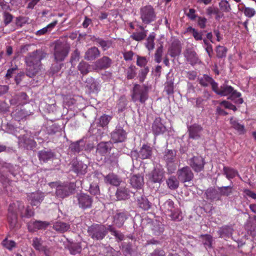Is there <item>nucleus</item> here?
I'll return each mask as SVG.
<instances>
[{
    "label": "nucleus",
    "instance_id": "nucleus-1",
    "mask_svg": "<svg viewBox=\"0 0 256 256\" xmlns=\"http://www.w3.org/2000/svg\"><path fill=\"white\" fill-rule=\"evenodd\" d=\"M14 208H16L22 218H30L34 215V212L29 206L25 208L22 203L17 202L10 204L8 208V221L11 227H14L17 222V214Z\"/></svg>",
    "mask_w": 256,
    "mask_h": 256
},
{
    "label": "nucleus",
    "instance_id": "nucleus-2",
    "mask_svg": "<svg viewBox=\"0 0 256 256\" xmlns=\"http://www.w3.org/2000/svg\"><path fill=\"white\" fill-rule=\"evenodd\" d=\"M26 74L30 77L34 76L40 69V58L37 52L30 54L26 58Z\"/></svg>",
    "mask_w": 256,
    "mask_h": 256
},
{
    "label": "nucleus",
    "instance_id": "nucleus-3",
    "mask_svg": "<svg viewBox=\"0 0 256 256\" xmlns=\"http://www.w3.org/2000/svg\"><path fill=\"white\" fill-rule=\"evenodd\" d=\"M140 18L144 24H149L156 19V12L150 5L142 6L140 10Z\"/></svg>",
    "mask_w": 256,
    "mask_h": 256
},
{
    "label": "nucleus",
    "instance_id": "nucleus-4",
    "mask_svg": "<svg viewBox=\"0 0 256 256\" xmlns=\"http://www.w3.org/2000/svg\"><path fill=\"white\" fill-rule=\"evenodd\" d=\"M108 230V227L104 225L94 224L88 228V232L92 239L101 240L105 237Z\"/></svg>",
    "mask_w": 256,
    "mask_h": 256
},
{
    "label": "nucleus",
    "instance_id": "nucleus-5",
    "mask_svg": "<svg viewBox=\"0 0 256 256\" xmlns=\"http://www.w3.org/2000/svg\"><path fill=\"white\" fill-rule=\"evenodd\" d=\"M176 152L174 150H166L164 152V159L165 160L168 170L170 173H173L176 168Z\"/></svg>",
    "mask_w": 256,
    "mask_h": 256
},
{
    "label": "nucleus",
    "instance_id": "nucleus-6",
    "mask_svg": "<svg viewBox=\"0 0 256 256\" xmlns=\"http://www.w3.org/2000/svg\"><path fill=\"white\" fill-rule=\"evenodd\" d=\"M132 98L134 102L140 101L142 103H144L148 98L146 88L136 84L133 88Z\"/></svg>",
    "mask_w": 256,
    "mask_h": 256
},
{
    "label": "nucleus",
    "instance_id": "nucleus-7",
    "mask_svg": "<svg viewBox=\"0 0 256 256\" xmlns=\"http://www.w3.org/2000/svg\"><path fill=\"white\" fill-rule=\"evenodd\" d=\"M162 210L172 219H178V210L175 208L174 202L170 200H167L162 206Z\"/></svg>",
    "mask_w": 256,
    "mask_h": 256
},
{
    "label": "nucleus",
    "instance_id": "nucleus-8",
    "mask_svg": "<svg viewBox=\"0 0 256 256\" xmlns=\"http://www.w3.org/2000/svg\"><path fill=\"white\" fill-rule=\"evenodd\" d=\"M69 170L78 174H84L87 172L88 166L82 161H78L76 158L73 159L68 166Z\"/></svg>",
    "mask_w": 256,
    "mask_h": 256
},
{
    "label": "nucleus",
    "instance_id": "nucleus-9",
    "mask_svg": "<svg viewBox=\"0 0 256 256\" xmlns=\"http://www.w3.org/2000/svg\"><path fill=\"white\" fill-rule=\"evenodd\" d=\"M178 180L182 182L190 181L194 178V174L188 166L180 168L177 172Z\"/></svg>",
    "mask_w": 256,
    "mask_h": 256
},
{
    "label": "nucleus",
    "instance_id": "nucleus-10",
    "mask_svg": "<svg viewBox=\"0 0 256 256\" xmlns=\"http://www.w3.org/2000/svg\"><path fill=\"white\" fill-rule=\"evenodd\" d=\"M126 135L127 134L123 128L117 126L111 134V138L114 142H121L125 140Z\"/></svg>",
    "mask_w": 256,
    "mask_h": 256
},
{
    "label": "nucleus",
    "instance_id": "nucleus-11",
    "mask_svg": "<svg viewBox=\"0 0 256 256\" xmlns=\"http://www.w3.org/2000/svg\"><path fill=\"white\" fill-rule=\"evenodd\" d=\"M189 164L196 172H200L203 170L205 162L202 156H194L190 159Z\"/></svg>",
    "mask_w": 256,
    "mask_h": 256
},
{
    "label": "nucleus",
    "instance_id": "nucleus-12",
    "mask_svg": "<svg viewBox=\"0 0 256 256\" xmlns=\"http://www.w3.org/2000/svg\"><path fill=\"white\" fill-rule=\"evenodd\" d=\"M77 198L79 206L83 209L90 208L92 202V198L88 195L85 194H78Z\"/></svg>",
    "mask_w": 256,
    "mask_h": 256
},
{
    "label": "nucleus",
    "instance_id": "nucleus-13",
    "mask_svg": "<svg viewBox=\"0 0 256 256\" xmlns=\"http://www.w3.org/2000/svg\"><path fill=\"white\" fill-rule=\"evenodd\" d=\"M218 94L222 96H226L230 94L232 98H239L241 94L240 92L234 90L231 86L222 85L220 87V92Z\"/></svg>",
    "mask_w": 256,
    "mask_h": 256
},
{
    "label": "nucleus",
    "instance_id": "nucleus-14",
    "mask_svg": "<svg viewBox=\"0 0 256 256\" xmlns=\"http://www.w3.org/2000/svg\"><path fill=\"white\" fill-rule=\"evenodd\" d=\"M202 128L198 124H194L188 128L189 138L194 140L200 138Z\"/></svg>",
    "mask_w": 256,
    "mask_h": 256
},
{
    "label": "nucleus",
    "instance_id": "nucleus-15",
    "mask_svg": "<svg viewBox=\"0 0 256 256\" xmlns=\"http://www.w3.org/2000/svg\"><path fill=\"white\" fill-rule=\"evenodd\" d=\"M64 44L60 41H58L55 43L54 46V58L57 62H60L64 58Z\"/></svg>",
    "mask_w": 256,
    "mask_h": 256
},
{
    "label": "nucleus",
    "instance_id": "nucleus-16",
    "mask_svg": "<svg viewBox=\"0 0 256 256\" xmlns=\"http://www.w3.org/2000/svg\"><path fill=\"white\" fill-rule=\"evenodd\" d=\"M111 64L112 60L108 57L103 56L96 62L93 68L95 70L106 69L110 67Z\"/></svg>",
    "mask_w": 256,
    "mask_h": 256
},
{
    "label": "nucleus",
    "instance_id": "nucleus-17",
    "mask_svg": "<svg viewBox=\"0 0 256 256\" xmlns=\"http://www.w3.org/2000/svg\"><path fill=\"white\" fill-rule=\"evenodd\" d=\"M130 184L135 188H142L144 184V176L140 174L133 175L130 178Z\"/></svg>",
    "mask_w": 256,
    "mask_h": 256
},
{
    "label": "nucleus",
    "instance_id": "nucleus-18",
    "mask_svg": "<svg viewBox=\"0 0 256 256\" xmlns=\"http://www.w3.org/2000/svg\"><path fill=\"white\" fill-rule=\"evenodd\" d=\"M164 172L162 170L154 168L149 174V180L153 182L160 183L164 177Z\"/></svg>",
    "mask_w": 256,
    "mask_h": 256
},
{
    "label": "nucleus",
    "instance_id": "nucleus-19",
    "mask_svg": "<svg viewBox=\"0 0 256 256\" xmlns=\"http://www.w3.org/2000/svg\"><path fill=\"white\" fill-rule=\"evenodd\" d=\"M44 197V194L40 192H36L30 194L28 196V200L30 201L33 206H38Z\"/></svg>",
    "mask_w": 256,
    "mask_h": 256
},
{
    "label": "nucleus",
    "instance_id": "nucleus-20",
    "mask_svg": "<svg viewBox=\"0 0 256 256\" xmlns=\"http://www.w3.org/2000/svg\"><path fill=\"white\" fill-rule=\"evenodd\" d=\"M152 129L154 134L156 135L162 134L166 130V128L162 123L161 119L160 118H156L155 119Z\"/></svg>",
    "mask_w": 256,
    "mask_h": 256
},
{
    "label": "nucleus",
    "instance_id": "nucleus-21",
    "mask_svg": "<svg viewBox=\"0 0 256 256\" xmlns=\"http://www.w3.org/2000/svg\"><path fill=\"white\" fill-rule=\"evenodd\" d=\"M100 56V52L95 46L88 48L85 52L84 58L88 60H93Z\"/></svg>",
    "mask_w": 256,
    "mask_h": 256
},
{
    "label": "nucleus",
    "instance_id": "nucleus-22",
    "mask_svg": "<svg viewBox=\"0 0 256 256\" xmlns=\"http://www.w3.org/2000/svg\"><path fill=\"white\" fill-rule=\"evenodd\" d=\"M181 52V46L180 42L174 40L172 44L168 50V53L172 57H175L180 54Z\"/></svg>",
    "mask_w": 256,
    "mask_h": 256
},
{
    "label": "nucleus",
    "instance_id": "nucleus-23",
    "mask_svg": "<svg viewBox=\"0 0 256 256\" xmlns=\"http://www.w3.org/2000/svg\"><path fill=\"white\" fill-rule=\"evenodd\" d=\"M138 154V157L142 160L150 158L152 155V148L148 145L144 144Z\"/></svg>",
    "mask_w": 256,
    "mask_h": 256
},
{
    "label": "nucleus",
    "instance_id": "nucleus-24",
    "mask_svg": "<svg viewBox=\"0 0 256 256\" xmlns=\"http://www.w3.org/2000/svg\"><path fill=\"white\" fill-rule=\"evenodd\" d=\"M85 142L83 140H80L75 142L72 143L69 147L70 151L74 154L80 152L84 148Z\"/></svg>",
    "mask_w": 256,
    "mask_h": 256
},
{
    "label": "nucleus",
    "instance_id": "nucleus-25",
    "mask_svg": "<svg viewBox=\"0 0 256 256\" xmlns=\"http://www.w3.org/2000/svg\"><path fill=\"white\" fill-rule=\"evenodd\" d=\"M48 223L46 222L34 221L30 222L28 224V228L30 231L36 230L46 228Z\"/></svg>",
    "mask_w": 256,
    "mask_h": 256
},
{
    "label": "nucleus",
    "instance_id": "nucleus-26",
    "mask_svg": "<svg viewBox=\"0 0 256 256\" xmlns=\"http://www.w3.org/2000/svg\"><path fill=\"white\" fill-rule=\"evenodd\" d=\"M32 246L37 250L44 252L45 255L48 254L47 248L42 245L41 238H34L32 240Z\"/></svg>",
    "mask_w": 256,
    "mask_h": 256
},
{
    "label": "nucleus",
    "instance_id": "nucleus-27",
    "mask_svg": "<svg viewBox=\"0 0 256 256\" xmlns=\"http://www.w3.org/2000/svg\"><path fill=\"white\" fill-rule=\"evenodd\" d=\"M140 31H136L131 35V38L136 41H141L145 38L148 30L144 29L142 26H139Z\"/></svg>",
    "mask_w": 256,
    "mask_h": 256
},
{
    "label": "nucleus",
    "instance_id": "nucleus-28",
    "mask_svg": "<svg viewBox=\"0 0 256 256\" xmlns=\"http://www.w3.org/2000/svg\"><path fill=\"white\" fill-rule=\"evenodd\" d=\"M185 57L188 62L192 65L197 64L199 62L198 56L196 52L191 50H188L185 53Z\"/></svg>",
    "mask_w": 256,
    "mask_h": 256
},
{
    "label": "nucleus",
    "instance_id": "nucleus-29",
    "mask_svg": "<svg viewBox=\"0 0 256 256\" xmlns=\"http://www.w3.org/2000/svg\"><path fill=\"white\" fill-rule=\"evenodd\" d=\"M54 156V154L51 150L46 151L43 150L38 152L40 160L44 162H47L52 159Z\"/></svg>",
    "mask_w": 256,
    "mask_h": 256
},
{
    "label": "nucleus",
    "instance_id": "nucleus-30",
    "mask_svg": "<svg viewBox=\"0 0 256 256\" xmlns=\"http://www.w3.org/2000/svg\"><path fill=\"white\" fill-rule=\"evenodd\" d=\"M168 187L171 190H176L179 186V181L174 176H170L166 180Z\"/></svg>",
    "mask_w": 256,
    "mask_h": 256
},
{
    "label": "nucleus",
    "instance_id": "nucleus-31",
    "mask_svg": "<svg viewBox=\"0 0 256 256\" xmlns=\"http://www.w3.org/2000/svg\"><path fill=\"white\" fill-rule=\"evenodd\" d=\"M126 219V214L123 213L116 214L114 218V224L118 228L121 227Z\"/></svg>",
    "mask_w": 256,
    "mask_h": 256
},
{
    "label": "nucleus",
    "instance_id": "nucleus-32",
    "mask_svg": "<svg viewBox=\"0 0 256 256\" xmlns=\"http://www.w3.org/2000/svg\"><path fill=\"white\" fill-rule=\"evenodd\" d=\"M96 42L102 47L104 50H106L111 47H113V42L110 40H104L102 38H96Z\"/></svg>",
    "mask_w": 256,
    "mask_h": 256
},
{
    "label": "nucleus",
    "instance_id": "nucleus-33",
    "mask_svg": "<svg viewBox=\"0 0 256 256\" xmlns=\"http://www.w3.org/2000/svg\"><path fill=\"white\" fill-rule=\"evenodd\" d=\"M233 230L230 226H224L221 228L218 232L221 238L230 237L232 235Z\"/></svg>",
    "mask_w": 256,
    "mask_h": 256
},
{
    "label": "nucleus",
    "instance_id": "nucleus-34",
    "mask_svg": "<svg viewBox=\"0 0 256 256\" xmlns=\"http://www.w3.org/2000/svg\"><path fill=\"white\" fill-rule=\"evenodd\" d=\"M116 196L118 200H125L128 197V190L126 188L120 187L116 191Z\"/></svg>",
    "mask_w": 256,
    "mask_h": 256
},
{
    "label": "nucleus",
    "instance_id": "nucleus-35",
    "mask_svg": "<svg viewBox=\"0 0 256 256\" xmlns=\"http://www.w3.org/2000/svg\"><path fill=\"white\" fill-rule=\"evenodd\" d=\"M106 182L118 186L120 184V181L118 176L114 174H109L104 178Z\"/></svg>",
    "mask_w": 256,
    "mask_h": 256
},
{
    "label": "nucleus",
    "instance_id": "nucleus-36",
    "mask_svg": "<svg viewBox=\"0 0 256 256\" xmlns=\"http://www.w3.org/2000/svg\"><path fill=\"white\" fill-rule=\"evenodd\" d=\"M152 230L154 234L156 236L160 235L164 230V226L162 223L157 221L153 222Z\"/></svg>",
    "mask_w": 256,
    "mask_h": 256
},
{
    "label": "nucleus",
    "instance_id": "nucleus-37",
    "mask_svg": "<svg viewBox=\"0 0 256 256\" xmlns=\"http://www.w3.org/2000/svg\"><path fill=\"white\" fill-rule=\"evenodd\" d=\"M110 148V144L108 142H101L97 146V152L101 154H106Z\"/></svg>",
    "mask_w": 256,
    "mask_h": 256
},
{
    "label": "nucleus",
    "instance_id": "nucleus-38",
    "mask_svg": "<svg viewBox=\"0 0 256 256\" xmlns=\"http://www.w3.org/2000/svg\"><path fill=\"white\" fill-rule=\"evenodd\" d=\"M86 86L92 92H96L99 90L98 84L92 78H88L86 81Z\"/></svg>",
    "mask_w": 256,
    "mask_h": 256
},
{
    "label": "nucleus",
    "instance_id": "nucleus-39",
    "mask_svg": "<svg viewBox=\"0 0 256 256\" xmlns=\"http://www.w3.org/2000/svg\"><path fill=\"white\" fill-rule=\"evenodd\" d=\"M58 22L56 20H54L48 24L46 26L42 28V29L37 31L36 34L38 36H41L46 34L48 32H50L54 27L57 24Z\"/></svg>",
    "mask_w": 256,
    "mask_h": 256
},
{
    "label": "nucleus",
    "instance_id": "nucleus-40",
    "mask_svg": "<svg viewBox=\"0 0 256 256\" xmlns=\"http://www.w3.org/2000/svg\"><path fill=\"white\" fill-rule=\"evenodd\" d=\"M78 68L79 70L83 74H88L91 71L92 69L94 70L93 68H92V66L90 64L85 62H80Z\"/></svg>",
    "mask_w": 256,
    "mask_h": 256
},
{
    "label": "nucleus",
    "instance_id": "nucleus-41",
    "mask_svg": "<svg viewBox=\"0 0 256 256\" xmlns=\"http://www.w3.org/2000/svg\"><path fill=\"white\" fill-rule=\"evenodd\" d=\"M232 126L240 134H244L245 132L244 125L238 123L236 119L231 118L230 120Z\"/></svg>",
    "mask_w": 256,
    "mask_h": 256
},
{
    "label": "nucleus",
    "instance_id": "nucleus-42",
    "mask_svg": "<svg viewBox=\"0 0 256 256\" xmlns=\"http://www.w3.org/2000/svg\"><path fill=\"white\" fill-rule=\"evenodd\" d=\"M232 187L231 186H222L218 188V194L220 196H228L232 192Z\"/></svg>",
    "mask_w": 256,
    "mask_h": 256
},
{
    "label": "nucleus",
    "instance_id": "nucleus-43",
    "mask_svg": "<svg viewBox=\"0 0 256 256\" xmlns=\"http://www.w3.org/2000/svg\"><path fill=\"white\" fill-rule=\"evenodd\" d=\"M139 206L144 210H148L150 208V202L146 197L142 196L138 199Z\"/></svg>",
    "mask_w": 256,
    "mask_h": 256
},
{
    "label": "nucleus",
    "instance_id": "nucleus-44",
    "mask_svg": "<svg viewBox=\"0 0 256 256\" xmlns=\"http://www.w3.org/2000/svg\"><path fill=\"white\" fill-rule=\"evenodd\" d=\"M224 172L226 175V177L229 180L238 175V172L236 170L228 167H224Z\"/></svg>",
    "mask_w": 256,
    "mask_h": 256
},
{
    "label": "nucleus",
    "instance_id": "nucleus-45",
    "mask_svg": "<svg viewBox=\"0 0 256 256\" xmlns=\"http://www.w3.org/2000/svg\"><path fill=\"white\" fill-rule=\"evenodd\" d=\"M198 80L200 84L204 86H207L210 84L214 80L211 77L206 74H204L202 76L199 78Z\"/></svg>",
    "mask_w": 256,
    "mask_h": 256
},
{
    "label": "nucleus",
    "instance_id": "nucleus-46",
    "mask_svg": "<svg viewBox=\"0 0 256 256\" xmlns=\"http://www.w3.org/2000/svg\"><path fill=\"white\" fill-rule=\"evenodd\" d=\"M154 33L150 34L148 36L146 42V48L148 50H152L154 48Z\"/></svg>",
    "mask_w": 256,
    "mask_h": 256
},
{
    "label": "nucleus",
    "instance_id": "nucleus-47",
    "mask_svg": "<svg viewBox=\"0 0 256 256\" xmlns=\"http://www.w3.org/2000/svg\"><path fill=\"white\" fill-rule=\"evenodd\" d=\"M108 230L111 232L112 234L118 240H124V234L116 230L112 226H108Z\"/></svg>",
    "mask_w": 256,
    "mask_h": 256
},
{
    "label": "nucleus",
    "instance_id": "nucleus-48",
    "mask_svg": "<svg viewBox=\"0 0 256 256\" xmlns=\"http://www.w3.org/2000/svg\"><path fill=\"white\" fill-rule=\"evenodd\" d=\"M68 249L70 253L74 255L80 254L82 250V248L78 243L72 244Z\"/></svg>",
    "mask_w": 256,
    "mask_h": 256
},
{
    "label": "nucleus",
    "instance_id": "nucleus-49",
    "mask_svg": "<svg viewBox=\"0 0 256 256\" xmlns=\"http://www.w3.org/2000/svg\"><path fill=\"white\" fill-rule=\"evenodd\" d=\"M187 32L191 33L194 39L196 40H201L202 39V34L201 32H198L195 28H192L191 26H189L187 28Z\"/></svg>",
    "mask_w": 256,
    "mask_h": 256
},
{
    "label": "nucleus",
    "instance_id": "nucleus-50",
    "mask_svg": "<svg viewBox=\"0 0 256 256\" xmlns=\"http://www.w3.org/2000/svg\"><path fill=\"white\" fill-rule=\"evenodd\" d=\"M219 6L220 10L223 12H228L231 10L230 4L226 0H222L219 2Z\"/></svg>",
    "mask_w": 256,
    "mask_h": 256
},
{
    "label": "nucleus",
    "instance_id": "nucleus-51",
    "mask_svg": "<svg viewBox=\"0 0 256 256\" xmlns=\"http://www.w3.org/2000/svg\"><path fill=\"white\" fill-rule=\"evenodd\" d=\"M202 238V242L206 248H210L212 246V236L209 234L201 235Z\"/></svg>",
    "mask_w": 256,
    "mask_h": 256
},
{
    "label": "nucleus",
    "instance_id": "nucleus-52",
    "mask_svg": "<svg viewBox=\"0 0 256 256\" xmlns=\"http://www.w3.org/2000/svg\"><path fill=\"white\" fill-rule=\"evenodd\" d=\"M163 52V47L161 45L158 46L154 54V60L157 63H160L162 61V56Z\"/></svg>",
    "mask_w": 256,
    "mask_h": 256
},
{
    "label": "nucleus",
    "instance_id": "nucleus-53",
    "mask_svg": "<svg viewBox=\"0 0 256 256\" xmlns=\"http://www.w3.org/2000/svg\"><path fill=\"white\" fill-rule=\"evenodd\" d=\"M110 120L111 117L110 116L108 115H103L100 117L98 124L100 126L103 127L106 126L108 124Z\"/></svg>",
    "mask_w": 256,
    "mask_h": 256
},
{
    "label": "nucleus",
    "instance_id": "nucleus-54",
    "mask_svg": "<svg viewBox=\"0 0 256 256\" xmlns=\"http://www.w3.org/2000/svg\"><path fill=\"white\" fill-rule=\"evenodd\" d=\"M242 11L244 13V15L248 18H252L256 14L254 9L249 7H244L242 10Z\"/></svg>",
    "mask_w": 256,
    "mask_h": 256
},
{
    "label": "nucleus",
    "instance_id": "nucleus-55",
    "mask_svg": "<svg viewBox=\"0 0 256 256\" xmlns=\"http://www.w3.org/2000/svg\"><path fill=\"white\" fill-rule=\"evenodd\" d=\"M227 49L226 48L218 46L216 48V52L217 56L218 58H223L226 56Z\"/></svg>",
    "mask_w": 256,
    "mask_h": 256
},
{
    "label": "nucleus",
    "instance_id": "nucleus-56",
    "mask_svg": "<svg viewBox=\"0 0 256 256\" xmlns=\"http://www.w3.org/2000/svg\"><path fill=\"white\" fill-rule=\"evenodd\" d=\"M148 63V60L144 56H137L136 64L138 66L140 67H146Z\"/></svg>",
    "mask_w": 256,
    "mask_h": 256
},
{
    "label": "nucleus",
    "instance_id": "nucleus-57",
    "mask_svg": "<svg viewBox=\"0 0 256 256\" xmlns=\"http://www.w3.org/2000/svg\"><path fill=\"white\" fill-rule=\"evenodd\" d=\"M120 156L118 152L116 153H113L110 156V161L113 166H116L118 163V158Z\"/></svg>",
    "mask_w": 256,
    "mask_h": 256
},
{
    "label": "nucleus",
    "instance_id": "nucleus-58",
    "mask_svg": "<svg viewBox=\"0 0 256 256\" xmlns=\"http://www.w3.org/2000/svg\"><path fill=\"white\" fill-rule=\"evenodd\" d=\"M90 192L94 195L98 194L100 192L98 185L96 184H93L90 185Z\"/></svg>",
    "mask_w": 256,
    "mask_h": 256
},
{
    "label": "nucleus",
    "instance_id": "nucleus-59",
    "mask_svg": "<svg viewBox=\"0 0 256 256\" xmlns=\"http://www.w3.org/2000/svg\"><path fill=\"white\" fill-rule=\"evenodd\" d=\"M56 195L58 198L63 199L64 198V188L62 186H58L56 188Z\"/></svg>",
    "mask_w": 256,
    "mask_h": 256
},
{
    "label": "nucleus",
    "instance_id": "nucleus-60",
    "mask_svg": "<svg viewBox=\"0 0 256 256\" xmlns=\"http://www.w3.org/2000/svg\"><path fill=\"white\" fill-rule=\"evenodd\" d=\"M3 245L8 249L11 250L15 246L16 244L12 240H5L2 242Z\"/></svg>",
    "mask_w": 256,
    "mask_h": 256
},
{
    "label": "nucleus",
    "instance_id": "nucleus-61",
    "mask_svg": "<svg viewBox=\"0 0 256 256\" xmlns=\"http://www.w3.org/2000/svg\"><path fill=\"white\" fill-rule=\"evenodd\" d=\"M149 72V68L148 66L144 67V69L142 70L140 74V80L143 82Z\"/></svg>",
    "mask_w": 256,
    "mask_h": 256
},
{
    "label": "nucleus",
    "instance_id": "nucleus-62",
    "mask_svg": "<svg viewBox=\"0 0 256 256\" xmlns=\"http://www.w3.org/2000/svg\"><path fill=\"white\" fill-rule=\"evenodd\" d=\"M149 256H166V253L162 250L156 249Z\"/></svg>",
    "mask_w": 256,
    "mask_h": 256
},
{
    "label": "nucleus",
    "instance_id": "nucleus-63",
    "mask_svg": "<svg viewBox=\"0 0 256 256\" xmlns=\"http://www.w3.org/2000/svg\"><path fill=\"white\" fill-rule=\"evenodd\" d=\"M54 228L56 231L62 232L64 230V224L61 222H56L54 225Z\"/></svg>",
    "mask_w": 256,
    "mask_h": 256
},
{
    "label": "nucleus",
    "instance_id": "nucleus-64",
    "mask_svg": "<svg viewBox=\"0 0 256 256\" xmlns=\"http://www.w3.org/2000/svg\"><path fill=\"white\" fill-rule=\"evenodd\" d=\"M220 104L222 106H224L225 108L232 110L234 111L236 110V108L235 106L231 104L230 103L226 102V101H223L220 103Z\"/></svg>",
    "mask_w": 256,
    "mask_h": 256
}]
</instances>
